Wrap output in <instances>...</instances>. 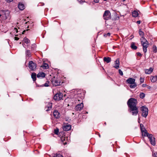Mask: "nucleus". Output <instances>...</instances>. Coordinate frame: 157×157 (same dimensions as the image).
Masks as SVG:
<instances>
[{
	"mask_svg": "<svg viewBox=\"0 0 157 157\" xmlns=\"http://www.w3.org/2000/svg\"><path fill=\"white\" fill-rule=\"evenodd\" d=\"M139 15L138 12L135 10L132 12V16L133 17H136Z\"/></svg>",
	"mask_w": 157,
	"mask_h": 157,
	"instance_id": "obj_24",
	"label": "nucleus"
},
{
	"mask_svg": "<svg viewBox=\"0 0 157 157\" xmlns=\"http://www.w3.org/2000/svg\"><path fill=\"white\" fill-rule=\"evenodd\" d=\"M123 2L125 0H122Z\"/></svg>",
	"mask_w": 157,
	"mask_h": 157,
	"instance_id": "obj_53",
	"label": "nucleus"
},
{
	"mask_svg": "<svg viewBox=\"0 0 157 157\" xmlns=\"http://www.w3.org/2000/svg\"><path fill=\"white\" fill-rule=\"evenodd\" d=\"M52 82L53 86H56L60 85V82L58 80L55 79V77L54 79H52Z\"/></svg>",
	"mask_w": 157,
	"mask_h": 157,
	"instance_id": "obj_13",
	"label": "nucleus"
},
{
	"mask_svg": "<svg viewBox=\"0 0 157 157\" xmlns=\"http://www.w3.org/2000/svg\"><path fill=\"white\" fill-rule=\"evenodd\" d=\"M0 17H1L2 20L6 19L9 16V12L8 11L2 10L0 12Z\"/></svg>",
	"mask_w": 157,
	"mask_h": 157,
	"instance_id": "obj_5",
	"label": "nucleus"
},
{
	"mask_svg": "<svg viewBox=\"0 0 157 157\" xmlns=\"http://www.w3.org/2000/svg\"><path fill=\"white\" fill-rule=\"evenodd\" d=\"M145 96V94L143 93H141L140 94V97L141 98L143 99Z\"/></svg>",
	"mask_w": 157,
	"mask_h": 157,
	"instance_id": "obj_30",
	"label": "nucleus"
},
{
	"mask_svg": "<svg viewBox=\"0 0 157 157\" xmlns=\"http://www.w3.org/2000/svg\"><path fill=\"white\" fill-rule=\"evenodd\" d=\"M103 18L105 20H108L111 18V14L109 11L106 10L105 11L103 15Z\"/></svg>",
	"mask_w": 157,
	"mask_h": 157,
	"instance_id": "obj_6",
	"label": "nucleus"
},
{
	"mask_svg": "<svg viewBox=\"0 0 157 157\" xmlns=\"http://www.w3.org/2000/svg\"><path fill=\"white\" fill-rule=\"evenodd\" d=\"M79 2H80V3H82V2H81V1H80Z\"/></svg>",
	"mask_w": 157,
	"mask_h": 157,
	"instance_id": "obj_54",
	"label": "nucleus"
},
{
	"mask_svg": "<svg viewBox=\"0 0 157 157\" xmlns=\"http://www.w3.org/2000/svg\"><path fill=\"white\" fill-rule=\"evenodd\" d=\"M49 82H46L45 84L43 85L42 86H44L45 87H48L49 86Z\"/></svg>",
	"mask_w": 157,
	"mask_h": 157,
	"instance_id": "obj_34",
	"label": "nucleus"
},
{
	"mask_svg": "<svg viewBox=\"0 0 157 157\" xmlns=\"http://www.w3.org/2000/svg\"><path fill=\"white\" fill-rule=\"evenodd\" d=\"M139 33L140 35L141 36V39H144L145 38L144 37V33L142 32L141 30V29H140L139 30Z\"/></svg>",
	"mask_w": 157,
	"mask_h": 157,
	"instance_id": "obj_22",
	"label": "nucleus"
},
{
	"mask_svg": "<svg viewBox=\"0 0 157 157\" xmlns=\"http://www.w3.org/2000/svg\"><path fill=\"white\" fill-rule=\"evenodd\" d=\"M29 67L30 69L32 71H35L36 69V65L32 61L29 63Z\"/></svg>",
	"mask_w": 157,
	"mask_h": 157,
	"instance_id": "obj_8",
	"label": "nucleus"
},
{
	"mask_svg": "<svg viewBox=\"0 0 157 157\" xmlns=\"http://www.w3.org/2000/svg\"><path fill=\"white\" fill-rule=\"evenodd\" d=\"M14 31L16 32V33H17L18 32V31H17V28H14Z\"/></svg>",
	"mask_w": 157,
	"mask_h": 157,
	"instance_id": "obj_49",
	"label": "nucleus"
},
{
	"mask_svg": "<svg viewBox=\"0 0 157 157\" xmlns=\"http://www.w3.org/2000/svg\"><path fill=\"white\" fill-rule=\"evenodd\" d=\"M137 23L138 24H140V21H137Z\"/></svg>",
	"mask_w": 157,
	"mask_h": 157,
	"instance_id": "obj_50",
	"label": "nucleus"
},
{
	"mask_svg": "<svg viewBox=\"0 0 157 157\" xmlns=\"http://www.w3.org/2000/svg\"><path fill=\"white\" fill-rule=\"evenodd\" d=\"M51 109H49L48 108V107L47 106L45 108L46 111H48L50 110Z\"/></svg>",
	"mask_w": 157,
	"mask_h": 157,
	"instance_id": "obj_41",
	"label": "nucleus"
},
{
	"mask_svg": "<svg viewBox=\"0 0 157 157\" xmlns=\"http://www.w3.org/2000/svg\"><path fill=\"white\" fill-rule=\"evenodd\" d=\"M129 112L132 113V115L136 116L138 113V108L137 107L129 108Z\"/></svg>",
	"mask_w": 157,
	"mask_h": 157,
	"instance_id": "obj_7",
	"label": "nucleus"
},
{
	"mask_svg": "<svg viewBox=\"0 0 157 157\" xmlns=\"http://www.w3.org/2000/svg\"><path fill=\"white\" fill-rule=\"evenodd\" d=\"M131 47L132 49L136 50L137 48V47L135 45L134 43H132L131 44Z\"/></svg>",
	"mask_w": 157,
	"mask_h": 157,
	"instance_id": "obj_27",
	"label": "nucleus"
},
{
	"mask_svg": "<svg viewBox=\"0 0 157 157\" xmlns=\"http://www.w3.org/2000/svg\"><path fill=\"white\" fill-rule=\"evenodd\" d=\"M141 132L142 136H147L148 137V136H149V135L150 134L147 132V130L146 129L142 131Z\"/></svg>",
	"mask_w": 157,
	"mask_h": 157,
	"instance_id": "obj_18",
	"label": "nucleus"
},
{
	"mask_svg": "<svg viewBox=\"0 0 157 157\" xmlns=\"http://www.w3.org/2000/svg\"><path fill=\"white\" fill-rule=\"evenodd\" d=\"M152 156L153 157H157V153L156 152L153 153Z\"/></svg>",
	"mask_w": 157,
	"mask_h": 157,
	"instance_id": "obj_39",
	"label": "nucleus"
},
{
	"mask_svg": "<svg viewBox=\"0 0 157 157\" xmlns=\"http://www.w3.org/2000/svg\"><path fill=\"white\" fill-rule=\"evenodd\" d=\"M119 74L122 76L123 75V72L120 69L119 70Z\"/></svg>",
	"mask_w": 157,
	"mask_h": 157,
	"instance_id": "obj_38",
	"label": "nucleus"
},
{
	"mask_svg": "<svg viewBox=\"0 0 157 157\" xmlns=\"http://www.w3.org/2000/svg\"><path fill=\"white\" fill-rule=\"evenodd\" d=\"M83 107V103H81L80 104H79V108L80 109H81Z\"/></svg>",
	"mask_w": 157,
	"mask_h": 157,
	"instance_id": "obj_33",
	"label": "nucleus"
},
{
	"mask_svg": "<svg viewBox=\"0 0 157 157\" xmlns=\"http://www.w3.org/2000/svg\"><path fill=\"white\" fill-rule=\"evenodd\" d=\"M54 157H63L62 155L60 154H56V156H54Z\"/></svg>",
	"mask_w": 157,
	"mask_h": 157,
	"instance_id": "obj_37",
	"label": "nucleus"
},
{
	"mask_svg": "<svg viewBox=\"0 0 157 157\" xmlns=\"http://www.w3.org/2000/svg\"><path fill=\"white\" fill-rule=\"evenodd\" d=\"M103 60L105 62L107 63L110 62L111 61V59L109 57H104L103 58Z\"/></svg>",
	"mask_w": 157,
	"mask_h": 157,
	"instance_id": "obj_21",
	"label": "nucleus"
},
{
	"mask_svg": "<svg viewBox=\"0 0 157 157\" xmlns=\"http://www.w3.org/2000/svg\"><path fill=\"white\" fill-rule=\"evenodd\" d=\"M110 36V33H108L107 34H104V36L105 37H107V36Z\"/></svg>",
	"mask_w": 157,
	"mask_h": 157,
	"instance_id": "obj_35",
	"label": "nucleus"
},
{
	"mask_svg": "<svg viewBox=\"0 0 157 157\" xmlns=\"http://www.w3.org/2000/svg\"><path fill=\"white\" fill-rule=\"evenodd\" d=\"M140 40L143 51L146 53L147 51V48L149 46V42L145 38L140 39Z\"/></svg>",
	"mask_w": 157,
	"mask_h": 157,
	"instance_id": "obj_1",
	"label": "nucleus"
},
{
	"mask_svg": "<svg viewBox=\"0 0 157 157\" xmlns=\"http://www.w3.org/2000/svg\"><path fill=\"white\" fill-rule=\"evenodd\" d=\"M25 30H24V31H23V32H22V34H24V33H25Z\"/></svg>",
	"mask_w": 157,
	"mask_h": 157,
	"instance_id": "obj_51",
	"label": "nucleus"
},
{
	"mask_svg": "<svg viewBox=\"0 0 157 157\" xmlns=\"http://www.w3.org/2000/svg\"><path fill=\"white\" fill-rule=\"evenodd\" d=\"M22 45H23V46L25 48V44H22Z\"/></svg>",
	"mask_w": 157,
	"mask_h": 157,
	"instance_id": "obj_52",
	"label": "nucleus"
},
{
	"mask_svg": "<svg viewBox=\"0 0 157 157\" xmlns=\"http://www.w3.org/2000/svg\"><path fill=\"white\" fill-rule=\"evenodd\" d=\"M23 41L25 43L27 44V46H28L30 43V40L26 37H25L23 39Z\"/></svg>",
	"mask_w": 157,
	"mask_h": 157,
	"instance_id": "obj_20",
	"label": "nucleus"
},
{
	"mask_svg": "<svg viewBox=\"0 0 157 157\" xmlns=\"http://www.w3.org/2000/svg\"><path fill=\"white\" fill-rule=\"evenodd\" d=\"M19 39V38L15 36L14 37V39L15 40H18Z\"/></svg>",
	"mask_w": 157,
	"mask_h": 157,
	"instance_id": "obj_44",
	"label": "nucleus"
},
{
	"mask_svg": "<svg viewBox=\"0 0 157 157\" xmlns=\"http://www.w3.org/2000/svg\"><path fill=\"white\" fill-rule=\"evenodd\" d=\"M140 82L141 83H142L144 82V78H140Z\"/></svg>",
	"mask_w": 157,
	"mask_h": 157,
	"instance_id": "obj_40",
	"label": "nucleus"
},
{
	"mask_svg": "<svg viewBox=\"0 0 157 157\" xmlns=\"http://www.w3.org/2000/svg\"><path fill=\"white\" fill-rule=\"evenodd\" d=\"M153 69L151 67H150L148 69H146L145 70V72L146 74H150L153 71Z\"/></svg>",
	"mask_w": 157,
	"mask_h": 157,
	"instance_id": "obj_19",
	"label": "nucleus"
},
{
	"mask_svg": "<svg viewBox=\"0 0 157 157\" xmlns=\"http://www.w3.org/2000/svg\"><path fill=\"white\" fill-rule=\"evenodd\" d=\"M18 7V8L21 10H23L25 8V6L24 4L21 2L19 3Z\"/></svg>",
	"mask_w": 157,
	"mask_h": 157,
	"instance_id": "obj_17",
	"label": "nucleus"
},
{
	"mask_svg": "<svg viewBox=\"0 0 157 157\" xmlns=\"http://www.w3.org/2000/svg\"><path fill=\"white\" fill-rule=\"evenodd\" d=\"M114 64L115 65L113 66V67L117 69H118L120 65V62L118 59H116L115 62Z\"/></svg>",
	"mask_w": 157,
	"mask_h": 157,
	"instance_id": "obj_16",
	"label": "nucleus"
},
{
	"mask_svg": "<svg viewBox=\"0 0 157 157\" xmlns=\"http://www.w3.org/2000/svg\"><path fill=\"white\" fill-rule=\"evenodd\" d=\"M137 100L134 98H130L127 101V105L129 108L137 107Z\"/></svg>",
	"mask_w": 157,
	"mask_h": 157,
	"instance_id": "obj_2",
	"label": "nucleus"
},
{
	"mask_svg": "<svg viewBox=\"0 0 157 157\" xmlns=\"http://www.w3.org/2000/svg\"><path fill=\"white\" fill-rule=\"evenodd\" d=\"M36 74L35 73H34L32 74L31 77L34 81L36 80Z\"/></svg>",
	"mask_w": 157,
	"mask_h": 157,
	"instance_id": "obj_26",
	"label": "nucleus"
},
{
	"mask_svg": "<svg viewBox=\"0 0 157 157\" xmlns=\"http://www.w3.org/2000/svg\"><path fill=\"white\" fill-rule=\"evenodd\" d=\"M105 124H106V123L105 122Z\"/></svg>",
	"mask_w": 157,
	"mask_h": 157,
	"instance_id": "obj_57",
	"label": "nucleus"
},
{
	"mask_svg": "<svg viewBox=\"0 0 157 157\" xmlns=\"http://www.w3.org/2000/svg\"><path fill=\"white\" fill-rule=\"evenodd\" d=\"M59 132V130L58 128H56L54 130V133L55 134L58 135Z\"/></svg>",
	"mask_w": 157,
	"mask_h": 157,
	"instance_id": "obj_36",
	"label": "nucleus"
},
{
	"mask_svg": "<svg viewBox=\"0 0 157 157\" xmlns=\"http://www.w3.org/2000/svg\"><path fill=\"white\" fill-rule=\"evenodd\" d=\"M26 56V57H30L31 56V54L30 51L27 50L25 52Z\"/></svg>",
	"mask_w": 157,
	"mask_h": 157,
	"instance_id": "obj_23",
	"label": "nucleus"
},
{
	"mask_svg": "<svg viewBox=\"0 0 157 157\" xmlns=\"http://www.w3.org/2000/svg\"><path fill=\"white\" fill-rule=\"evenodd\" d=\"M36 45L35 44H32V46H31V48L32 49H33V48H34L35 47Z\"/></svg>",
	"mask_w": 157,
	"mask_h": 157,
	"instance_id": "obj_42",
	"label": "nucleus"
},
{
	"mask_svg": "<svg viewBox=\"0 0 157 157\" xmlns=\"http://www.w3.org/2000/svg\"><path fill=\"white\" fill-rule=\"evenodd\" d=\"M151 79L152 82H154L156 81V80L157 79V78H156V76H155V77H153L151 78Z\"/></svg>",
	"mask_w": 157,
	"mask_h": 157,
	"instance_id": "obj_29",
	"label": "nucleus"
},
{
	"mask_svg": "<svg viewBox=\"0 0 157 157\" xmlns=\"http://www.w3.org/2000/svg\"><path fill=\"white\" fill-rule=\"evenodd\" d=\"M137 55L138 56H141V54L140 52H138L137 53Z\"/></svg>",
	"mask_w": 157,
	"mask_h": 157,
	"instance_id": "obj_46",
	"label": "nucleus"
},
{
	"mask_svg": "<svg viewBox=\"0 0 157 157\" xmlns=\"http://www.w3.org/2000/svg\"><path fill=\"white\" fill-rule=\"evenodd\" d=\"M53 114L54 117L57 119L59 118L60 116L59 113L56 110H55L53 112Z\"/></svg>",
	"mask_w": 157,
	"mask_h": 157,
	"instance_id": "obj_14",
	"label": "nucleus"
},
{
	"mask_svg": "<svg viewBox=\"0 0 157 157\" xmlns=\"http://www.w3.org/2000/svg\"><path fill=\"white\" fill-rule=\"evenodd\" d=\"M117 17L118 18V19H119V17Z\"/></svg>",
	"mask_w": 157,
	"mask_h": 157,
	"instance_id": "obj_55",
	"label": "nucleus"
},
{
	"mask_svg": "<svg viewBox=\"0 0 157 157\" xmlns=\"http://www.w3.org/2000/svg\"><path fill=\"white\" fill-rule=\"evenodd\" d=\"M148 138L149 139L150 142L153 146H155L156 144L155 138L153 137L152 134H150L148 136Z\"/></svg>",
	"mask_w": 157,
	"mask_h": 157,
	"instance_id": "obj_9",
	"label": "nucleus"
},
{
	"mask_svg": "<svg viewBox=\"0 0 157 157\" xmlns=\"http://www.w3.org/2000/svg\"><path fill=\"white\" fill-rule=\"evenodd\" d=\"M63 128L64 131H68L71 130V125L68 124H63Z\"/></svg>",
	"mask_w": 157,
	"mask_h": 157,
	"instance_id": "obj_11",
	"label": "nucleus"
},
{
	"mask_svg": "<svg viewBox=\"0 0 157 157\" xmlns=\"http://www.w3.org/2000/svg\"><path fill=\"white\" fill-rule=\"evenodd\" d=\"M140 129L141 132L146 130L144 125L142 124H140Z\"/></svg>",
	"mask_w": 157,
	"mask_h": 157,
	"instance_id": "obj_28",
	"label": "nucleus"
},
{
	"mask_svg": "<svg viewBox=\"0 0 157 157\" xmlns=\"http://www.w3.org/2000/svg\"><path fill=\"white\" fill-rule=\"evenodd\" d=\"M146 86V84H143L142 85V86L143 87H145V86Z\"/></svg>",
	"mask_w": 157,
	"mask_h": 157,
	"instance_id": "obj_47",
	"label": "nucleus"
},
{
	"mask_svg": "<svg viewBox=\"0 0 157 157\" xmlns=\"http://www.w3.org/2000/svg\"><path fill=\"white\" fill-rule=\"evenodd\" d=\"M104 1H107V0H104Z\"/></svg>",
	"mask_w": 157,
	"mask_h": 157,
	"instance_id": "obj_56",
	"label": "nucleus"
},
{
	"mask_svg": "<svg viewBox=\"0 0 157 157\" xmlns=\"http://www.w3.org/2000/svg\"><path fill=\"white\" fill-rule=\"evenodd\" d=\"M45 73L42 72L39 73L37 75V77L39 78H43L45 77Z\"/></svg>",
	"mask_w": 157,
	"mask_h": 157,
	"instance_id": "obj_15",
	"label": "nucleus"
},
{
	"mask_svg": "<svg viewBox=\"0 0 157 157\" xmlns=\"http://www.w3.org/2000/svg\"><path fill=\"white\" fill-rule=\"evenodd\" d=\"M41 67H43L44 69H47L48 68V65L46 63H43V65Z\"/></svg>",
	"mask_w": 157,
	"mask_h": 157,
	"instance_id": "obj_25",
	"label": "nucleus"
},
{
	"mask_svg": "<svg viewBox=\"0 0 157 157\" xmlns=\"http://www.w3.org/2000/svg\"><path fill=\"white\" fill-rule=\"evenodd\" d=\"M135 82V79L132 78H129L126 81L127 83L130 84L129 87L131 88H134L137 86V84Z\"/></svg>",
	"mask_w": 157,
	"mask_h": 157,
	"instance_id": "obj_3",
	"label": "nucleus"
},
{
	"mask_svg": "<svg viewBox=\"0 0 157 157\" xmlns=\"http://www.w3.org/2000/svg\"><path fill=\"white\" fill-rule=\"evenodd\" d=\"M63 94L61 93H57L54 96V99L56 101H59L62 99Z\"/></svg>",
	"mask_w": 157,
	"mask_h": 157,
	"instance_id": "obj_10",
	"label": "nucleus"
},
{
	"mask_svg": "<svg viewBox=\"0 0 157 157\" xmlns=\"http://www.w3.org/2000/svg\"><path fill=\"white\" fill-rule=\"evenodd\" d=\"M7 2H12L13 0H5Z\"/></svg>",
	"mask_w": 157,
	"mask_h": 157,
	"instance_id": "obj_43",
	"label": "nucleus"
},
{
	"mask_svg": "<svg viewBox=\"0 0 157 157\" xmlns=\"http://www.w3.org/2000/svg\"><path fill=\"white\" fill-rule=\"evenodd\" d=\"M152 48L153 49V51L154 52H156L157 51V48L155 45L153 46Z\"/></svg>",
	"mask_w": 157,
	"mask_h": 157,
	"instance_id": "obj_31",
	"label": "nucleus"
},
{
	"mask_svg": "<svg viewBox=\"0 0 157 157\" xmlns=\"http://www.w3.org/2000/svg\"><path fill=\"white\" fill-rule=\"evenodd\" d=\"M141 110L142 112V116L146 118L148 114V108L144 106H142L141 108Z\"/></svg>",
	"mask_w": 157,
	"mask_h": 157,
	"instance_id": "obj_4",
	"label": "nucleus"
},
{
	"mask_svg": "<svg viewBox=\"0 0 157 157\" xmlns=\"http://www.w3.org/2000/svg\"><path fill=\"white\" fill-rule=\"evenodd\" d=\"M52 103L49 102L48 103V105H47V106L48 107V108L49 109H52Z\"/></svg>",
	"mask_w": 157,
	"mask_h": 157,
	"instance_id": "obj_32",
	"label": "nucleus"
},
{
	"mask_svg": "<svg viewBox=\"0 0 157 157\" xmlns=\"http://www.w3.org/2000/svg\"><path fill=\"white\" fill-rule=\"evenodd\" d=\"M94 2L95 3H98L99 2V0H94Z\"/></svg>",
	"mask_w": 157,
	"mask_h": 157,
	"instance_id": "obj_48",
	"label": "nucleus"
},
{
	"mask_svg": "<svg viewBox=\"0 0 157 157\" xmlns=\"http://www.w3.org/2000/svg\"><path fill=\"white\" fill-rule=\"evenodd\" d=\"M61 140L64 145L67 144L69 142V140H68V137H65L64 136H62L61 137Z\"/></svg>",
	"mask_w": 157,
	"mask_h": 157,
	"instance_id": "obj_12",
	"label": "nucleus"
},
{
	"mask_svg": "<svg viewBox=\"0 0 157 157\" xmlns=\"http://www.w3.org/2000/svg\"><path fill=\"white\" fill-rule=\"evenodd\" d=\"M78 104L75 107V109L77 110H78Z\"/></svg>",
	"mask_w": 157,
	"mask_h": 157,
	"instance_id": "obj_45",
	"label": "nucleus"
}]
</instances>
